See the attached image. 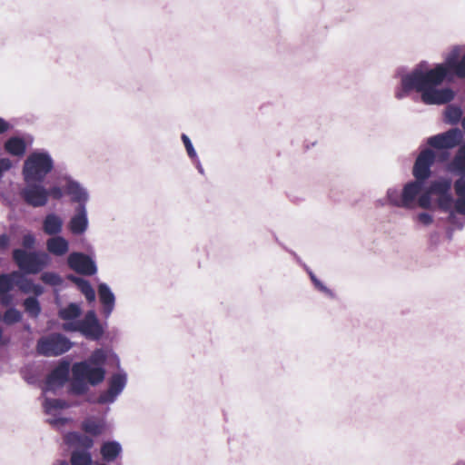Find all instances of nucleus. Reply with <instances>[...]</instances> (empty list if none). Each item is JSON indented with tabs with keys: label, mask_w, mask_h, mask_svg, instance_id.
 I'll return each instance as SVG.
<instances>
[{
	"label": "nucleus",
	"mask_w": 465,
	"mask_h": 465,
	"mask_svg": "<svg viewBox=\"0 0 465 465\" xmlns=\"http://www.w3.org/2000/svg\"><path fill=\"white\" fill-rule=\"evenodd\" d=\"M21 243V249H25L26 251H33L35 250L36 244V238L34 233L28 232L23 235Z\"/></svg>",
	"instance_id": "38"
},
{
	"label": "nucleus",
	"mask_w": 465,
	"mask_h": 465,
	"mask_svg": "<svg viewBox=\"0 0 465 465\" xmlns=\"http://www.w3.org/2000/svg\"><path fill=\"white\" fill-rule=\"evenodd\" d=\"M123 453L122 444L114 440H105L100 447V454L103 461L110 463L114 461Z\"/></svg>",
	"instance_id": "20"
},
{
	"label": "nucleus",
	"mask_w": 465,
	"mask_h": 465,
	"mask_svg": "<svg viewBox=\"0 0 465 465\" xmlns=\"http://www.w3.org/2000/svg\"><path fill=\"white\" fill-rule=\"evenodd\" d=\"M68 267L75 272L93 276L97 272V265L94 256L82 252H73L67 256Z\"/></svg>",
	"instance_id": "13"
},
{
	"label": "nucleus",
	"mask_w": 465,
	"mask_h": 465,
	"mask_svg": "<svg viewBox=\"0 0 465 465\" xmlns=\"http://www.w3.org/2000/svg\"><path fill=\"white\" fill-rule=\"evenodd\" d=\"M193 161H194V163H195V164H196V168H197L198 172H199L201 174H203V173H204V170H203V166H202V164H201L200 160L197 158V159H194Z\"/></svg>",
	"instance_id": "55"
},
{
	"label": "nucleus",
	"mask_w": 465,
	"mask_h": 465,
	"mask_svg": "<svg viewBox=\"0 0 465 465\" xmlns=\"http://www.w3.org/2000/svg\"><path fill=\"white\" fill-rule=\"evenodd\" d=\"M2 263H3V258L0 257V266L2 265Z\"/></svg>",
	"instance_id": "63"
},
{
	"label": "nucleus",
	"mask_w": 465,
	"mask_h": 465,
	"mask_svg": "<svg viewBox=\"0 0 465 465\" xmlns=\"http://www.w3.org/2000/svg\"><path fill=\"white\" fill-rule=\"evenodd\" d=\"M55 465H71V464L68 463L66 460H59Z\"/></svg>",
	"instance_id": "58"
},
{
	"label": "nucleus",
	"mask_w": 465,
	"mask_h": 465,
	"mask_svg": "<svg viewBox=\"0 0 465 465\" xmlns=\"http://www.w3.org/2000/svg\"><path fill=\"white\" fill-rule=\"evenodd\" d=\"M67 419L64 417L48 420V422L52 425H64L67 422Z\"/></svg>",
	"instance_id": "52"
},
{
	"label": "nucleus",
	"mask_w": 465,
	"mask_h": 465,
	"mask_svg": "<svg viewBox=\"0 0 465 465\" xmlns=\"http://www.w3.org/2000/svg\"><path fill=\"white\" fill-rule=\"evenodd\" d=\"M64 441L69 446H76L80 450H87L89 451L94 444L92 437L78 431L68 432L65 435Z\"/></svg>",
	"instance_id": "22"
},
{
	"label": "nucleus",
	"mask_w": 465,
	"mask_h": 465,
	"mask_svg": "<svg viewBox=\"0 0 465 465\" xmlns=\"http://www.w3.org/2000/svg\"><path fill=\"white\" fill-rule=\"evenodd\" d=\"M112 356L116 361L118 371L113 373L107 380V389L102 391L99 395L100 402H108L109 404L114 403L118 397L122 394L127 385L128 375L127 372L121 369L120 359L114 352L112 351Z\"/></svg>",
	"instance_id": "8"
},
{
	"label": "nucleus",
	"mask_w": 465,
	"mask_h": 465,
	"mask_svg": "<svg viewBox=\"0 0 465 465\" xmlns=\"http://www.w3.org/2000/svg\"><path fill=\"white\" fill-rule=\"evenodd\" d=\"M70 372L72 373L70 361L64 359L61 360L58 365L47 375L45 391H55L65 383H70Z\"/></svg>",
	"instance_id": "14"
},
{
	"label": "nucleus",
	"mask_w": 465,
	"mask_h": 465,
	"mask_svg": "<svg viewBox=\"0 0 465 465\" xmlns=\"http://www.w3.org/2000/svg\"><path fill=\"white\" fill-rule=\"evenodd\" d=\"M58 181L64 183V193L70 197L72 203H76L75 206H87L90 200V194L87 188H85L80 182L74 179L67 173L60 175L58 177Z\"/></svg>",
	"instance_id": "12"
},
{
	"label": "nucleus",
	"mask_w": 465,
	"mask_h": 465,
	"mask_svg": "<svg viewBox=\"0 0 465 465\" xmlns=\"http://www.w3.org/2000/svg\"><path fill=\"white\" fill-rule=\"evenodd\" d=\"M69 407V403L62 399L45 398L44 401V409L47 414H51L54 410H63Z\"/></svg>",
	"instance_id": "33"
},
{
	"label": "nucleus",
	"mask_w": 465,
	"mask_h": 465,
	"mask_svg": "<svg viewBox=\"0 0 465 465\" xmlns=\"http://www.w3.org/2000/svg\"><path fill=\"white\" fill-rule=\"evenodd\" d=\"M97 293L101 304V312L105 319H108L115 307V295L105 282H100L97 285Z\"/></svg>",
	"instance_id": "18"
},
{
	"label": "nucleus",
	"mask_w": 465,
	"mask_h": 465,
	"mask_svg": "<svg viewBox=\"0 0 465 465\" xmlns=\"http://www.w3.org/2000/svg\"><path fill=\"white\" fill-rule=\"evenodd\" d=\"M462 51V46L454 45L452 46L450 53H448L445 56L444 62L436 64L433 68H430L431 73L438 74V79L449 78L453 79V74L451 71L456 67L460 60V53Z\"/></svg>",
	"instance_id": "16"
},
{
	"label": "nucleus",
	"mask_w": 465,
	"mask_h": 465,
	"mask_svg": "<svg viewBox=\"0 0 465 465\" xmlns=\"http://www.w3.org/2000/svg\"><path fill=\"white\" fill-rule=\"evenodd\" d=\"M460 177L454 182V191L457 196H465V174H460Z\"/></svg>",
	"instance_id": "42"
},
{
	"label": "nucleus",
	"mask_w": 465,
	"mask_h": 465,
	"mask_svg": "<svg viewBox=\"0 0 465 465\" xmlns=\"http://www.w3.org/2000/svg\"><path fill=\"white\" fill-rule=\"evenodd\" d=\"M44 292L45 288L41 284L34 282L31 289V293H33L34 295H32L31 297H36V299H38V297L41 296L44 293Z\"/></svg>",
	"instance_id": "49"
},
{
	"label": "nucleus",
	"mask_w": 465,
	"mask_h": 465,
	"mask_svg": "<svg viewBox=\"0 0 465 465\" xmlns=\"http://www.w3.org/2000/svg\"><path fill=\"white\" fill-rule=\"evenodd\" d=\"M54 167V162L48 151L45 149L35 150L24 161L22 167L24 182H44Z\"/></svg>",
	"instance_id": "3"
},
{
	"label": "nucleus",
	"mask_w": 465,
	"mask_h": 465,
	"mask_svg": "<svg viewBox=\"0 0 465 465\" xmlns=\"http://www.w3.org/2000/svg\"><path fill=\"white\" fill-rule=\"evenodd\" d=\"M447 237L449 240H451L452 239V229H448L447 230Z\"/></svg>",
	"instance_id": "57"
},
{
	"label": "nucleus",
	"mask_w": 465,
	"mask_h": 465,
	"mask_svg": "<svg viewBox=\"0 0 465 465\" xmlns=\"http://www.w3.org/2000/svg\"><path fill=\"white\" fill-rule=\"evenodd\" d=\"M437 160V153L430 148H424L415 159L412 167V175L415 180L424 183L431 176V167Z\"/></svg>",
	"instance_id": "11"
},
{
	"label": "nucleus",
	"mask_w": 465,
	"mask_h": 465,
	"mask_svg": "<svg viewBox=\"0 0 465 465\" xmlns=\"http://www.w3.org/2000/svg\"><path fill=\"white\" fill-rule=\"evenodd\" d=\"M426 183L412 180L406 183L401 189L402 209L412 210L417 207L424 210L433 208L432 197L430 196V185L426 188Z\"/></svg>",
	"instance_id": "5"
},
{
	"label": "nucleus",
	"mask_w": 465,
	"mask_h": 465,
	"mask_svg": "<svg viewBox=\"0 0 465 465\" xmlns=\"http://www.w3.org/2000/svg\"><path fill=\"white\" fill-rule=\"evenodd\" d=\"M462 139V131L455 127L429 137L427 139V144L439 150L440 152L437 153V158H439L440 162H444L450 157V153L447 150L460 144Z\"/></svg>",
	"instance_id": "6"
},
{
	"label": "nucleus",
	"mask_w": 465,
	"mask_h": 465,
	"mask_svg": "<svg viewBox=\"0 0 465 465\" xmlns=\"http://www.w3.org/2000/svg\"><path fill=\"white\" fill-rule=\"evenodd\" d=\"M104 331V327L94 310L86 312L84 318L80 319V334L89 341L101 340Z\"/></svg>",
	"instance_id": "15"
},
{
	"label": "nucleus",
	"mask_w": 465,
	"mask_h": 465,
	"mask_svg": "<svg viewBox=\"0 0 465 465\" xmlns=\"http://www.w3.org/2000/svg\"><path fill=\"white\" fill-rule=\"evenodd\" d=\"M403 68L397 70L401 77V89L395 93L399 100L404 98L409 93L416 91L420 94L421 101L426 104H445L452 101L455 92L450 87L438 88L443 83H450L453 79H438V74L431 73L428 63L421 61L409 74H401Z\"/></svg>",
	"instance_id": "1"
},
{
	"label": "nucleus",
	"mask_w": 465,
	"mask_h": 465,
	"mask_svg": "<svg viewBox=\"0 0 465 465\" xmlns=\"http://www.w3.org/2000/svg\"><path fill=\"white\" fill-rule=\"evenodd\" d=\"M433 236L437 237V236H438V233H437V232H434L433 234H431V237H433Z\"/></svg>",
	"instance_id": "62"
},
{
	"label": "nucleus",
	"mask_w": 465,
	"mask_h": 465,
	"mask_svg": "<svg viewBox=\"0 0 465 465\" xmlns=\"http://www.w3.org/2000/svg\"><path fill=\"white\" fill-rule=\"evenodd\" d=\"M66 278L76 285L88 302L91 303L95 301V291L88 280L74 274H68Z\"/></svg>",
	"instance_id": "23"
},
{
	"label": "nucleus",
	"mask_w": 465,
	"mask_h": 465,
	"mask_svg": "<svg viewBox=\"0 0 465 465\" xmlns=\"http://www.w3.org/2000/svg\"><path fill=\"white\" fill-rule=\"evenodd\" d=\"M81 429L87 434L93 437H98L102 435L106 430V421L104 419L98 421L87 418L82 421Z\"/></svg>",
	"instance_id": "25"
},
{
	"label": "nucleus",
	"mask_w": 465,
	"mask_h": 465,
	"mask_svg": "<svg viewBox=\"0 0 465 465\" xmlns=\"http://www.w3.org/2000/svg\"><path fill=\"white\" fill-rule=\"evenodd\" d=\"M14 296L11 292L0 294V303L3 306L8 307L13 304Z\"/></svg>",
	"instance_id": "48"
},
{
	"label": "nucleus",
	"mask_w": 465,
	"mask_h": 465,
	"mask_svg": "<svg viewBox=\"0 0 465 465\" xmlns=\"http://www.w3.org/2000/svg\"><path fill=\"white\" fill-rule=\"evenodd\" d=\"M312 284L319 292L324 293L331 299H335L336 295L333 291L325 286L323 282H322L319 279H317Z\"/></svg>",
	"instance_id": "44"
},
{
	"label": "nucleus",
	"mask_w": 465,
	"mask_h": 465,
	"mask_svg": "<svg viewBox=\"0 0 465 465\" xmlns=\"http://www.w3.org/2000/svg\"><path fill=\"white\" fill-rule=\"evenodd\" d=\"M108 354L103 348H97L91 355L72 365V377L67 392L73 396H83L90 391V386L101 384L106 376L105 363Z\"/></svg>",
	"instance_id": "2"
},
{
	"label": "nucleus",
	"mask_w": 465,
	"mask_h": 465,
	"mask_svg": "<svg viewBox=\"0 0 465 465\" xmlns=\"http://www.w3.org/2000/svg\"><path fill=\"white\" fill-rule=\"evenodd\" d=\"M386 204H389L386 197L376 201L377 206H385Z\"/></svg>",
	"instance_id": "56"
},
{
	"label": "nucleus",
	"mask_w": 465,
	"mask_h": 465,
	"mask_svg": "<svg viewBox=\"0 0 465 465\" xmlns=\"http://www.w3.org/2000/svg\"><path fill=\"white\" fill-rule=\"evenodd\" d=\"M69 242L64 236H51L46 241V252L49 255L62 257L69 252Z\"/></svg>",
	"instance_id": "19"
},
{
	"label": "nucleus",
	"mask_w": 465,
	"mask_h": 465,
	"mask_svg": "<svg viewBox=\"0 0 465 465\" xmlns=\"http://www.w3.org/2000/svg\"><path fill=\"white\" fill-rule=\"evenodd\" d=\"M44 182H25V186L19 191V195L25 203L33 208H41L47 203V188Z\"/></svg>",
	"instance_id": "10"
},
{
	"label": "nucleus",
	"mask_w": 465,
	"mask_h": 465,
	"mask_svg": "<svg viewBox=\"0 0 465 465\" xmlns=\"http://www.w3.org/2000/svg\"><path fill=\"white\" fill-rule=\"evenodd\" d=\"M451 170L458 174H465V142L460 146L450 163Z\"/></svg>",
	"instance_id": "28"
},
{
	"label": "nucleus",
	"mask_w": 465,
	"mask_h": 465,
	"mask_svg": "<svg viewBox=\"0 0 465 465\" xmlns=\"http://www.w3.org/2000/svg\"><path fill=\"white\" fill-rule=\"evenodd\" d=\"M461 126H462V129L465 133V115L463 116L462 120H461Z\"/></svg>",
	"instance_id": "59"
},
{
	"label": "nucleus",
	"mask_w": 465,
	"mask_h": 465,
	"mask_svg": "<svg viewBox=\"0 0 465 465\" xmlns=\"http://www.w3.org/2000/svg\"><path fill=\"white\" fill-rule=\"evenodd\" d=\"M63 219L56 213H47L42 223L44 232L49 236L60 235L63 231Z\"/></svg>",
	"instance_id": "21"
},
{
	"label": "nucleus",
	"mask_w": 465,
	"mask_h": 465,
	"mask_svg": "<svg viewBox=\"0 0 465 465\" xmlns=\"http://www.w3.org/2000/svg\"><path fill=\"white\" fill-rule=\"evenodd\" d=\"M290 252L296 258L297 261L300 260V258L297 256V254L294 252L291 251Z\"/></svg>",
	"instance_id": "60"
},
{
	"label": "nucleus",
	"mask_w": 465,
	"mask_h": 465,
	"mask_svg": "<svg viewBox=\"0 0 465 465\" xmlns=\"http://www.w3.org/2000/svg\"><path fill=\"white\" fill-rule=\"evenodd\" d=\"M10 244V237L6 233L0 234V250L5 251Z\"/></svg>",
	"instance_id": "51"
},
{
	"label": "nucleus",
	"mask_w": 465,
	"mask_h": 465,
	"mask_svg": "<svg viewBox=\"0 0 465 465\" xmlns=\"http://www.w3.org/2000/svg\"><path fill=\"white\" fill-rule=\"evenodd\" d=\"M64 194H65L64 187L62 188L58 185H53L47 188V202L50 197L54 200H60L63 198Z\"/></svg>",
	"instance_id": "40"
},
{
	"label": "nucleus",
	"mask_w": 465,
	"mask_h": 465,
	"mask_svg": "<svg viewBox=\"0 0 465 465\" xmlns=\"http://www.w3.org/2000/svg\"><path fill=\"white\" fill-rule=\"evenodd\" d=\"M83 310L79 303L69 302L67 306L60 308L58 310V317L63 321H73L80 320L79 317L82 315Z\"/></svg>",
	"instance_id": "26"
},
{
	"label": "nucleus",
	"mask_w": 465,
	"mask_h": 465,
	"mask_svg": "<svg viewBox=\"0 0 465 465\" xmlns=\"http://www.w3.org/2000/svg\"><path fill=\"white\" fill-rule=\"evenodd\" d=\"M71 465H93V457L89 450L75 448L70 454Z\"/></svg>",
	"instance_id": "27"
},
{
	"label": "nucleus",
	"mask_w": 465,
	"mask_h": 465,
	"mask_svg": "<svg viewBox=\"0 0 465 465\" xmlns=\"http://www.w3.org/2000/svg\"><path fill=\"white\" fill-rule=\"evenodd\" d=\"M16 271L0 273V294L11 292L15 287Z\"/></svg>",
	"instance_id": "30"
},
{
	"label": "nucleus",
	"mask_w": 465,
	"mask_h": 465,
	"mask_svg": "<svg viewBox=\"0 0 465 465\" xmlns=\"http://www.w3.org/2000/svg\"><path fill=\"white\" fill-rule=\"evenodd\" d=\"M85 401L90 403V404H99V405H104V404H109L108 402H100L99 401V396L98 397H94V396H88L86 399H85Z\"/></svg>",
	"instance_id": "53"
},
{
	"label": "nucleus",
	"mask_w": 465,
	"mask_h": 465,
	"mask_svg": "<svg viewBox=\"0 0 465 465\" xmlns=\"http://www.w3.org/2000/svg\"><path fill=\"white\" fill-rule=\"evenodd\" d=\"M12 162L9 158H0V179L4 176L5 173L12 168Z\"/></svg>",
	"instance_id": "47"
},
{
	"label": "nucleus",
	"mask_w": 465,
	"mask_h": 465,
	"mask_svg": "<svg viewBox=\"0 0 465 465\" xmlns=\"http://www.w3.org/2000/svg\"><path fill=\"white\" fill-rule=\"evenodd\" d=\"M462 109L457 105H449L445 110V122L450 124H457L462 120Z\"/></svg>",
	"instance_id": "32"
},
{
	"label": "nucleus",
	"mask_w": 465,
	"mask_h": 465,
	"mask_svg": "<svg viewBox=\"0 0 465 465\" xmlns=\"http://www.w3.org/2000/svg\"><path fill=\"white\" fill-rule=\"evenodd\" d=\"M454 209L460 215L465 216V196H457L455 199Z\"/></svg>",
	"instance_id": "46"
},
{
	"label": "nucleus",
	"mask_w": 465,
	"mask_h": 465,
	"mask_svg": "<svg viewBox=\"0 0 465 465\" xmlns=\"http://www.w3.org/2000/svg\"><path fill=\"white\" fill-rule=\"evenodd\" d=\"M453 74V80L457 78L465 79V54L460 58L459 64L451 71Z\"/></svg>",
	"instance_id": "41"
},
{
	"label": "nucleus",
	"mask_w": 465,
	"mask_h": 465,
	"mask_svg": "<svg viewBox=\"0 0 465 465\" xmlns=\"http://www.w3.org/2000/svg\"><path fill=\"white\" fill-rule=\"evenodd\" d=\"M386 198L390 205L393 207L402 208L401 192L396 187L388 188Z\"/></svg>",
	"instance_id": "36"
},
{
	"label": "nucleus",
	"mask_w": 465,
	"mask_h": 465,
	"mask_svg": "<svg viewBox=\"0 0 465 465\" xmlns=\"http://www.w3.org/2000/svg\"><path fill=\"white\" fill-rule=\"evenodd\" d=\"M40 279L45 284L53 287L60 286L64 282L62 276L55 272H44Z\"/></svg>",
	"instance_id": "35"
},
{
	"label": "nucleus",
	"mask_w": 465,
	"mask_h": 465,
	"mask_svg": "<svg viewBox=\"0 0 465 465\" xmlns=\"http://www.w3.org/2000/svg\"><path fill=\"white\" fill-rule=\"evenodd\" d=\"M12 259L18 268L16 271L33 275L42 272L52 262L49 253L41 250L26 251L15 248L12 251Z\"/></svg>",
	"instance_id": "4"
},
{
	"label": "nucleus",
	"mask_w": 465,
	"mask_h": 465,
	"mask_svg": "<svg viewBox=\"0 0 465 465\" xmlns=\"http://www.w3.org/2000/svg\"><path fill=\"white\" fill-rule=\"evenodd\" d=\"M447 213V217L445 218V221L450 223L451 226H453L454 229L457 230H463L465 226V221H462L458 215L460 213L455 211V209H451L450 211L445 212Z\"/></svg>",
	"instance_id": "37"
},
{
	"label": "nucleus",
	"mask_w": 465,
	"mask_h": 465,
	"mask_svg": "<svg viewBox=\"0 0 465 465\" xmlns=\"http://www.w3.org/2000/svg\"><path fill=\"white\" fill-rule=\"evenodd\" d=\"M414 219L424 226H429L433 223V216L427 212L419 213Z\"/></svg>",
	"instance_id": "45"
},
{
	"label": "nucleus",
	"mask_w": 465,
	"mask_h": 465,
	"mask_svg": "<svg viewBox=\"0 0 465 465\" xmlns=\"http://www.w3.org/2000/svg\"><path fill=\"white\" fill-rule=\"evenodd\" d=\"M181 139H182V141L183 143V145H184V147L186 149L188 156L192 160L197 159L196 151H195V149L193 147V144L191 139L189 138V136L187 134H182Z\"/></svg>",
	"instance_id": "39"
},
{
	"label": "nucleus",
	"mask_w": 465,
	"mask_h": 465,
	"mask_svg": "<svg viewBox=\"0 0 465 465\" xmlns=\"http://www.w3.org/2000/svg\"><path fill=\"white\" fill-rule=\"evenodd\" d=\"M73 347V342L62 333H53L37 341L36 351L45 357L62 355Z\"/></svg>",
	"instance_id": "9"
},
{
	"label": "nucleus",
	"mask_w": 465,
	"mask_h": 465,
	"mask_svg": "<svg viewBox=\"0 0 465 465\" xmlns=\"http://www.w3.org/2000/svg\"><path fill=\"white\" fill-rule=\"evenodd\" d=\"M89 226L87 206H74V213L71 216L67 228L73 235L84 234Z\"/></svg>",
	"instance_id": "17"
},
{
	"label": "nucleus",
	"mask_w": 465,
	"mask_h": 465,
	"mask_svg": "<svg viewBox=\"0 0 465 465\" xmlns=\"http://www.w3.org/2000/svg\"><path fill=\"white\" fill-rule=\"evenodd\" d=\"M457 465H465V462L460 461V462H458Z\"/></svg>",
	"instance_id": "61"
},
{
	"label": "nucleus",
	"mask_w": 465,
	"mask_h": 465,
	"mask_svg": "<svg viewBox=\"0 0 465 465\" xmlns=\"http://www.w3.org/2000/svg\"><path fill=\"white\" fill-rule=\"evenodd\" d=\"M27 275H30L29 273H25L24 272L16 271L15 275V287L18 288V290L25 294L31 293V289L34 284V281L27 277Z\"/></svg>",
	"instance_id": "31"
},
{
	"label": "nucleus",
	"mask_w": 465,
	"mask_h": 465,
	"mask_svg": "<svg viewBox=\"0 0 465 465\" xmlns=\"http://www.w3.org/2000/svg\"><path fill=\"white\" fill-rule=\"evenodd\" d=\"M4 148L9 154L20 157L26 152V143L20 136H11L5 141Z\"/></svg>",
	"instance_id": "24"
},
{
	"label": "nucleus",
	"mask_w": 465,
	"mask_h": 465,
	"mask_svg": "<svg viewBox=\"0 0 465 465\" xmlns=\"http://www.w3.org/2000/svg\"><path fill=\"white\" fill-rule=\"evenodd\" d=\"M22 312L14 306L6 309L3 315V321L7 325L17 323L22 321Z\"/></svg>",
	"instance_id": "34"
},
{
	"label": "nucleus",
	"mask_w": 465,
	"mask_h": 465,
	"mask_svg": "<svg viewBox=\"0 0 465 465\" xmlns=\"http://www.w3.org/2000/svg\"><path fill=\"white\" fill-rule=\"evenodd\" d=\"M305 270H306L307 273L309 274L312 282L313 283L318 278L312 272V271L310 268H308L307 266H305Z\"/></svg>",
	"instance_id": "54"
},
{
	"label": "nucleus",
	"mask_w": 465,
	"mask_h": 465,
	"mask_svg": "<svg viewBox=\"0 0 465 465\" xmlns=\"http://www.w3.org/2000/svg\"><path fill=\"white\" fill-rule=\"evenodd\" d=\"M435 195L433 208L445 213L454 208L455 199L451 193V180L440 177L430 183V196Z\"/></svg>",
	"instance_id": "7"
},
{
	"label": "nucleus",
	"mask_w": 465,
	"mask_h": 465,
	"mask_svg": "<svg viewBox=\"0 0 465 465\" xmlns=\"http://www.w3.org/2000/svg\"><path fill=\"white\" fill-rule=\"evenodd\" d=\"M23 306L25 312L33 319L38 318L42 312L40 302L36 297H26L23 302Z\"/></svg>",
	"instance_id": "29"
},
{
	"label": "nucleus",
	"mask_w": 465,
	"mask_h": 465,
	"mask_svg": "<svg viewBox=\"0 0 465 465\" xmlns=\"http://www.w3.org/2000/svg\"><path fill=\"white\" fill-rule=\"evenodd\" d=\"M62 328L65 331L80 333V320L65 321Z\"/></svg>",
	"instance_id": "43"
},
{
	"label": "nucleus",
	"mask_w": 465,
	"mask_h": 465,
	"mask_svg": "<svg viewBox=\"0 0 465 465\" xmlns=\"http://www.w3.org/2000/svg\"><path fill=\"white\" fill-rule=\"evenodd\" d=\"M12 127V124L8 121L0 117V135L7 133Z\"/></svg>",
	"instance_id": "50"
}]
</instances>
